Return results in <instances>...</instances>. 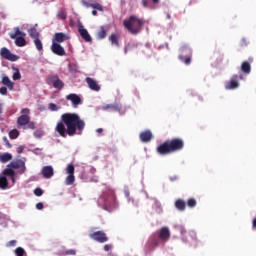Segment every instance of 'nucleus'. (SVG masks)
<instances>
[{
    "mask_svg": "<svg viewBox=\"0 0 256 256\" xmlns=\"http://www.w3.org/2000/svg\"><path fill=\"white\" fill-rule=\"evenodd\" d=\"M85 120L77 113H64L60 116L57 122L55 131L60 137H73L74 135H81L85 130Z\"/></svg>",
    "mask_w": 256,
    "mask_h": 256,
    "instance_id": "f257e3e1",
    "label": "nucleus"
},
{
    "mask_svg": "<svg viewBox=\"0 0 256 256\" xmlns=\"http://www.w3.org/2000/svg\"><path fill=\"white\" fill-rule=\"evenodd\" d=\"M185 149V141L182 138H172L160 144L156 151L159 155H171Z\"/></svg>",
    "mask_w": 256,
    "mask_h": 256,
    "instance_id": "f03ea898",
    "label": "nucleus"
},
{
    "mask_svg": "<svg viewBox=\"0 0 256 256\" xmlns=\"http://www.w3.org/2000/svg\"><path fill=\"white\" fill-rule=\"evenodd\" d=\"M123 25L125 30L131 35H139L145 25V20L137 17L136 15H131L128 19L123 21Z\"/></svg>",
    "mask_w": 256,
    "mask_h": 256,
    "instance_id": "7ed1b4c3",
    "label": "nucleus"
},
{
    "mask_svg": "<svg viewBox=\"0 0 256 256\" xmlns=\"http://www.w3.org/2000/svg\"><path fill=\"white\" fill-rule=\"evenodd\" d=\"M180 55L178 56L179 60L185 65H191V57L193 55V51L189 47V45L184 44L179 49Z\"/></svg>",
    "mask_w": 256,
    "mask_h": 256,
    "instance_id": "20e7f679",
    "label": "nucleus"
},
{
    "mask_svg": "<svg viewBox=\"0 0 256 256\" xmlns=\"http://www.w3.org/2000/svg\"><path fill=\"white\" fill-rule=\"evenodd\" d=\"M27 34L25 32H22L19 27L15 28V33L10 34L11 39H15V45L17 47H25L27 45V40H25Z\"/></svg>",
    "mask_w": 256,
    "mask_h": 256,
    "instance_id": "39448f33",
    "label": "nucleus"
},
{
    "mask_svg": "<svg viewBox=\"0 0 256 256\" xmlns=\"http://www.w3.org/2000/svg\"><path fill=\"white\" fill-rule=\"evenodd\" d=\"M46 81L48 85H53L54 89H58L59 91L65 87V83L59 78V75L57 74H50Z\"/></svg>",
    "mask_w": 256,
    "mask_h": 256,
    "instance_id": "423d86ee",
    "label": "nucleus"
},
{
    "mask_svg": "<svg viewBox=\"0 0 256 256\" xmlns=\"http://www.w3.org/2000/svg\"><path fill=\"white\" fill-rule=\"evenodd\" d=\"M6 169H18V173L20 175H23V173H25V171H27V167L25 166V161L18 159L16 161H12L7 165Z\"/></svg>",
    "mask_w": 256,
    "mask_h": 256,
    "instance_id": "0eeeda50",
    "label": "nucleus"
},
{
    "mask_svg": "<svg viewBox=\"0 0 256 256\" xmlns=\"http://www.w3.org/2000/svg\"><path fill=\"white\" fill-rule=\"evenodd\" d=\"M109 109L111 111H116L117 113H119L120 115H125L127 109L125 107H123V105L121 104H106L104 106H102V111H109Z\"/></svg>",
    "mask_w": 256,
    "mask_h": 256,
    "instance_id": "6e6552de",
    "label": "nucleus"
},
{
    "mask_svg": "<svg viewBox=\"0 0 256 256\" xmlns=\"http://www.w3.org/2000/svg\"><path fill=\"white\" fill-rule=\"evenodd\" d=\"M66 173L68 176L65 179V185H73L75 183V166L69 164L66 168Z\"/></svg>",
    "mask_w": 256,
    "mask_h": 256,
    "instance_id": "1a4fd4ad",
    "label": "nucleus"
},
{
    "mask_svg": "<svg viewBox=\"0 0 256 256\" xmlns=\"http://www.w3.org/2000/svg\"><path fill=\"white\" fill-rule=\"evenodd\" d=\"M183 241L188 243L190 247H197V233L195 231H191L189 233H186L183 237Z\"/></svg>",
    "mask_w": 256,
    "mask_h": 256,
    "instance_id": "9d476101",
    "label": "nucleus"
},
{
    "mask_svg": "<svg viewBox=\"0 0 256 256\" xmlns=\"http://www.w3.org/2000/svg\"><path fill=\"white\" fill-rule=\"evenodd\" d=\"M91 239L94 241H98V243H107L109 241V238L107 237V234L103 231H97L92 234H90Z\"/></svg>",
    "mask_w": 256,
    "mask_h": 256,
    "instance_id": "9b49d317",
    "label": "nucleus"
},
{
    "mask_svg": "<svg viewBox=\"0 0 256 256\" xmlns=\"http://www.w3.org/2000/svg\"><path fill=\"white\" fill-rule=\"evenodd\" d=\"M0 55L3 59H7L8 61H17L19 59V56L11 53V51L5 47L1 48Z\"/></svg>",
    "mask_w": 256,
    "mask_h": 256,
    "instance_id": "f8f14e48",
    "label": "nucleus"
},
{
    "mask_svg": "<svg viewBox=\"0 0 256 256\" xmlns=\"http://www.w3.org/2000/svg\"><path fill=\"white\" fill-rule=\"evenodd\" d=\"M78 33H80V37H82V39L85 40L86 43H91V41H93L91 35L89 34V31L85 29L83 24H78Z\"/></svg>",
    "mask_w": 256,
    "mask_h": 256,
    "instance_id": "ddd939ff",
    "label": "nucleus"
},
{
    "mask_svg": "<svg viewBox=\"0 0 256 256\" xmlns=\"http://www.w3.org/2000/svg\"><path fill=\"white\" fill-rule=\"evenodd\" d=\"M51 51L59 57H63L66 55L65 48H63L61 44L57 42H52Z\"/></svg>",
    "mask_w": 256,
    "mask_h": 256,
    "instance_id": "4468645a",
    "label": "nucleus"
},
{
    "mask_svg": "<svg viewBox=\"0 0 256 256\" xmlns=\"http://www.w3.org/2000/svg\"><path fill=\"white\" fill-rule=\"evenodd\" d=\"M85 82L87 83L89 89H91V91H101V86L99 85V83L97 82V80L91 78V77H86L85 78Z\"/></svg>",
    "mask_w": 256,
    "mask_h": 256,
    "instance_id": "2eb2a0df",
    "label": "nucleus"
},
{
    "mask_svg": "<svg viewBox=\"0 0 256 256\" xmlns=\"http://www.w3.org/2000/svg\"><path fill=\"white\" fill-rule=\"evenodd\" d=\"M69 36H67L65 33L63 32H58L54 35V38L52 40V43H63L65 41H68Z\"/></svg>",
    "mask_w": 256,
    "mask_h": 256,
    "instance_id": "dca6fc26",
    "label": "nucleus"
},
{
    "mask_svg": "<svg viewBox=\"0 0 256 256\" xmlns=\"http://www.w3.org/2000/svg\"><path fill=\"white\" fill-rule=\"evenodd\" d=\"M139 137L142 143H149L153 139V133H151V130H146L141 132Z\"/></svg>",
    "mask_w": 256,
    "mask_h": 256,
    "instance_id": "f3484780",
    "label": "nucleus"
},
{
    "mask_svg": "<svg viewBox=\"0 0 256 256\" xmlns=\"http://www.w3.org/2000/svg\"><path fill=\"white\" fill-rule=\"evenodd\" d=\"M170 237L171 232L169 231V228L162 227L159 232V239H161V241H169Z\"/></svg>",
    "mask_w": 256,
    "mask_h": 256,
    "instance_id": "a211bd4d",
    "label": "nucleus"
},
{
    "mask_svg": "<svg viewBox=\"0 0 256 256\" xmlns=\"http://www.w3.org/2000/svg\"><path fill=\"white\" fill-rule=\"evenodd\" d=\"M67 101H71L73 107H77L79 105H81V97H79V95L77 94H69L66 97Z\"/></svg>",
    "mask_w": 256,
    "mask_h": 256,
    "instance_id": "6ab92c4d",
    "label": "nucleus"
},
{
    "mask_svg": "<svg viewBox=\"0 0 256 256\" xmlns=\"http://www.w3.org/2000/svg\"><path fill=\"white\" fill-rule=\"evenodd\" d=\"M41 173H42L44 179H51V177L54 174L53 166H44L42 168V172Z\"/></svg>",
    "mask_w": 256,
    "mask_h": 256,
    "instance_id": "aec40b11",
    "label": "nucleus"
},
{
    "mask_svg": "<svg viewBox=\"0 0 256 256\" xmlns=\"http://www.w3.org/2000/svg\"><path fill=\"white\" fill-rule=\"evenodd\" d=\"M238 75H234L233 78L226 84V89H237L239 87Z\"/></svg>",
    "mask_w": 256,
    "mask_h": 256,
    "instance_id": "412c9836",
    "label": "nucleus"
},
{
    "mask_svg": "<svg viewBox=\"0 0 256 256\" xmlns=\"http://www.w3.org/2000/svg\"><path fill=\"white\" fill-rule=\"evenodd\" d=\"M28 34L31 37V39H39V37L41 36V34L39 33V31L37 30V24H35V26H32L29 28L28 30Z\"/></svg>",
    "mask_w": 256,
    "mask_h": 256,
    "instance_id": "4be33fe9",
    "label": "nucleus"
},
{
    "mask_svg": "<svg viewBox=\"0 0 256 256\" xmlns=\"http://www.w3.org/2000/svg\"><path fill=\"white\" fill-rule=\"evenodd\" d=\"M82 5H84V7H91L97 11H103V6L100 3H89L87 1H82Z\"/></svg>",
    "mask_w": 256,
    "mask_h": 256,
    "instance_id": "5701e85b",
    "label": "nucleus"
},
{
    "mask_svg": "<svg viewBox=\"0 0 256 256\" xmlns=\"http://www.w3.org/2000/svg\"><path fill=\"white\" fill-rule=\"evenodd\" d=\"M29 121H31V118L28 115H21L17 119V124L23 127L24 125H28Z\"/></svg>",
    "mask_w": 256,
    "mask_h": 256,
    "instance_id": "b1692460",
    "label": "nucleus"
},
{
    "mask_svg": "<svg viewBox=\"0 0 256 256\" xmlns=\"http://www.w3.org/2000/svg\"><path fill=\"white\" fill-rule=\"evenodd\" d=\"M2 175L5 177H10L12 183H15V170L9 168V169H4L2 172Z\"/></svg>",
    "mask_w": 256,
    "mask_h": 256,
    "instance_id": "393cba45",
    "label": "nucleus"
},
{
    "mask_svg": "<svg viewBox=\"0 0 256 256\" xmlns=\"http://www.w3.org/2000/svg\"><path fill=\"white\" fill-rule=\"evenodd\" d=\"M2 84H3V85H6V87H8V89H9L10 91H13V87H15V83H13V82L11 81V79H9V77H7V76H4V77L2 78Z\"/></svg>",
    "mask_w": 256,
    "mask_h": 256,
    "instance_id": "a878e982",
    "label": "nucleus"
},
{
    "mask_svg": "<svg viewBox=\"0 0 256 256\" xmlns=\"http://www.w3.org/2000/svg\"><path fill=\"white\" fill-rule=\"evenodd\" d=\"M175 207L178 211H185V209H187V203H185L183 199H178L175 201Z\"/></svg>",
    "mask_w": 256,
    "mask_h": 256,
    "instance_id": "bb28decb",
    "label": "nucleus"
},
{
    "mask_svg": "<svg viewBox=\"0 0 256 256\" xmlns=\"http://www.w3.org/2000/svg\"><path fill=\"white\" fill-rule=\"evenodd\" d=\"M241 71L246 75H249V73H251V63L248 61L243 62L241 65Z\"/></svg>",
    "mask_w": 256,
    "mask_h": 256,
    "instance_id": "cd10ccee",
    "label": "nucleus"
},
{
    "mask_svg": "<svg viewBox=\"0 0 256 256\" xmlns=\"http://www.w3.org/2000/svg\"><path fill=\"white\" fill-rule=\"evenodd\" d=\"M157 245H159V240H157V238L152 237L149 239L148 248L150 249V251H153V249H155V247H157Z\"/></svg>",
    "mask_w": 256,
    "mask_h": 256,
    "instance_id": "c85d7f7f",
    "label": "nucleus"
},
{
    "mask_svg": "<svg viewBox=\"0 0 256 256\" xmlns=\"http://www.w3.org/2000/svg\"><path fill=\"white\" fill-rule=\"evenodd\" d=\"M13 159V155L9 153L0 154V161L1 163H7Z\"/></svg>",
    "mask_w": 256,
    "mask_h": 256,
    "instance_id": "c756f323",
    "label": "nucleus"
},
{
    "mask_svg": "<svg viewBox=\"0 0 256 256\" xmlns=\"http://www.w3.org/2000/svg\"><path fill=\"white\" fill-rule=\"evenodd\" d=\"M9 187V181L7 180V177L0 176V189H7Z\"/></svg>",
    "mask_w": 256,
    "mask_h": 256,
    "instance_id": "7c9ffc66",
    "label": "nucleus"
},
{
    "mask_svg": "<svg viewBox=\"0 0 256 256\" xmlns=\"http://www.w3.org/2000/svg\"><path fill=\"white\" fill-rule=\"evenodd\" d=\"M151 3H153V5H157V3H159V0H142L141 4L142 7H150Z\"/></svg>",
    "mask_w": 256,
    "mask_h": 256,
    "instance_id": "2f4dec72",
    "label": "nucleus"
},
{
    "mask_svg": "<svg viewBox=\"0 0 256 256\" xmlns=\"http://www.w3.org/2000/svg\"><path fill=\"white\" fill-rule=\"evenodd\" d=\"M109 41L112 43V45H115L116 47H119V38L117 37V34H112L109 37Z\"/></svg>",
    "mask_w": 256,
    "mask_h": 256,
    "instance_id": "473e14b6",
    "label": "nucleus"
},
{
    "mask_svg": "<svg viewBox=\"0 0 256 256\" xmlns=\"http://www.w3.org/2000/svg\"><path fill=\"white\" fill-rule=\"evenodd\" d=\"M98 39H105L107 37V31L105 30V27H101L100 31L97 33Z\"/></svg>",
    "mask_w": 256,
    "mask_h": 256,
    "instance_id": "72a5a7b5",
    "label": "nucleus"
},
{
    "mask_svg": "<svg viewBox=\"0 0 256 256\" xmlns=\"http://www.w3.org/2000/svg\"><path fill=\"white\" fill-rule=\"evenodd\" d=\"M34 45L38 51H41L43 49V42H41V39L39 38L34 39Z\"/></svg>",
    "mask_w": 256,
    "mask_h": 256,
    "instance_id": "f704fd0d",
    "label": "nucleus"
},
{
    "mask_svg": "<svg viewBox=\"0 0 256 256\" xmlns=\"http://www.w3.org/2000/svg\"><path fill=\"white\" fill-rule=\"evenodd\" d=\"M187 206L193 209V207H197V200L195 198H189L187 201Z\"/></svg>",
    "mask_w": 256,
    "mask_h": 256,
    "instance_id": "c9c22d12",
    "label": "nucleus"
},
{
    "mask_svg": "<svg viewBox=\"0 0 256 256\" xmlns=\"http://www.w3.org/2000/svg\"><path fill=\"white\" fill-rule=\"evenodd\" d=\"M10 139H17L19 137V130L13 129L9 132Z\"/></svg>",
    "mask_w": 256,
    "mask_h": 256,
    "instance_id": "e433bc0d",
    "label": "nucleus"
},
{
    "mask_svg": "<svg viewBox=\"0 0 256 256\" xmlns=\"http://www.w3.org/2000/svg\"><path fill=\"white\" fill-rule=\"evenodd\" d=\"M12 78L14 81H19V79H21V72H19V69H16L12 75Z\"/></svg>",
    "mask_w": 256,
    "mask_h": 256,
    "instance_id": "4c0bfd02",
    "label": "nucleus"
},
{
    "mask_svg": "<svg viewBox=\"0 0 256 256\" xmlns=\"http://www.w3.org/2000/svg\"><path fill=\"white\" fill-rule=\"evenodd\" d=\"M15 254H16V256H23V255H25V249L18 247L15 249Z\"/></svg>",
    "mask_w": 256,
    "mask_h": 256,
    "instance_id": "58836bf2",
    "label": "nucleus"
},
{
    "mask_svg": "<svg viewBox=\"0 0 256 256\" xmlns=\"http://www.w3.org/2000/svg\"><path fill=\"white\" fill-rule=\"evenodd\" d=\"M58 17H59L60 19H67V12H65V10H60V11L58 12Z\"/></svg>",
    "mask_w": 256,
    "mask_h": 256,
    "instance_id": "ea45409f",
    "label": "nucleus"
},
{
    "mask_svg": "<svg viewBox=\"0 0 256 256\" xmlns=\"http://www.w3.org/2000/svg\"><path fill=\"white\" fill-rule=\"evenodd\" d=\"M3 141L6 145V147H8V149H11L13 147V145H11V142H9V139H7L6 136L3 137Z\"/></svg>",
    "mask_w": 256,
    "mask_h": 256,
    "instance_id": "a19ab883",
    "label": "nucleus"
},
{
    "mask_svg": "<svg viewBox=\"0 0 256 256\" xmlns=\"http://www.w3.org/2000/svg\"><path fill=\"white\" fill-rule=\"evenodd\" d=\"M34 195H36V197H41V195H43V190L41 188H36L34 190Z\"/></svg>",
    "mask_w": 256,
    "mask_h": 256,
    "instance_id": "79ce46f5",
    "label": "nucleus"
},
{
    "mask_svg": "<svg viewBox=\"0 0 256 256\" xmlns=\"http://www.w3.org/2000/svg\"><path fill=\"white\" fill-rule=\"evenodd\" d=\"M49 109H50V111H59V107L56 106L55 103H50L49 104Z\"/></svg>",
    "mask_w": 256,
    "mask_h": 256,
    "instance_id": "37998d69",
    "label": "nucleus"
},
{
    "mask_svg": "<svg viewBox=\"0 0 256 256\" xmlns=\"http://www.w3.org/2000/svg\"><path fill=\"white\" fill-rule=\"evenodd\" d=\"M0 95H7V87L2 86L0 88Z\"/></svg>",
    "mask_w": 256,
    "mask_h": 256,
    "instance_id": "c03bdc74",
    "label": "nucleus"
},
{
    "mask_svg": "<svg viewBox=\"0 0 256 256\" xmlns=\"http://www.w3.org/2000/svg\"><path fill=\"white\" fill-rule=\"evenodd\" d=\"M65 255H77V251L70 249L65 252Z\"/></svg>",
    "mask_w": 256,
    "mask_h": 256,
    "instance_id": "a18cd8bd",
    "label": "nucleus"
},
{
    "mask_svg": "<svg viewBox=\"0 0 256 256\" xmlns=\"http://www.w3.org/2000/svg\"><path fill=\"white\" fill-rule=\"evenodd\" d=\"M30 113H31V111L29 110V108H24L21 110L22 115H29Z\"/></svg>",
    "mask_w": 256,
    "mask_h": 256,
    "instance_id": "49530a36",
    "label": "nucleus"
},
{
    "mask_svg": "<svg viewBox=\"0 0 256 256\" xmlns=\"http://www.w3.org/2000/svg\"><path fill=\"white\" fill-rule=\"evenodd\" d=\"M24 150H25V146H19V147L17 148V153H18V154H21V153H23Z\"/></svg>",
    "mask_w": 256,
    "mask_h": 256,
    "instance_id": "de8ad7c7",
    "label": "nucleus"
},
{
    "mask_svg": "<svg viewBox=\"0 0 256 256\" xmlns=\"http://www.w3.org/2000/svg\"><path fill=\"white\" fill-rule=\"evenodd\" d=\"M36 209H38V211H41V209H43V203H37L36 204Z\"/></svg>",
    "mask_w": 256,
    "mask_h": 256,
    "instance_id": "09e8293b",
    "label": "nucleus"
},
{
    "mask_svg": "<svg viewBox=\"0 0 256 256\" xmlns=\"http://www.w3.org/2000/svg\"><path fill=\"white\" fill-rule=\"evenodd\" d=\"M28 127H29V129H35V123L29 122Z\"/></svg>",
    "mask_w": 256,
    "mask_h": 256,
    "instance_id": "8fccbe9b",
    "label": "nucleus"
},
{
    "mask_svg": "<svg viewBox=\"0 0 256 256\" xmlns=\"http://www.w3.org/2000/svg\"><path fill=\"white\" fill-rule=\"evenodd\" d=\"M252 227L256 229V217L252 220Z\"/></svg>",
    "mask_w": 256,
    "mask_h": 256,
    "instance_id": "3c124183",
    "label": "nucleus"
},
{
    "mask_svg": "<svg viewBox=\"0 0 256 256\" xmlns=\"http://www.w3.org/2000/svg\"><path fill=\"white\" fill-rule=\"evenodd\" d=\"M9 243H10V245H11L12 247H14V245H16L17 241L11 240Z\"/></svg>",
    "mask_w": 256,
    "mask_h": 256,
    "instance_id": "603ef678",
    "label": "nucleus"
},
{
    "mask_svg": "<svg viewBox=\"0 0 256 256\" xmlns=\"http://www.w3.org/2000/svg\"><path fill=\"white\" fill-rule=\"evenodd\" d=\"M110 197H111L112 201H115V199H116L115 193L111 192V196Z\"/></svg>",
    "mask_w": 256,
    "mask_h": 256,
    "instance_id": "864d4df0",
    "label": "nucleus"
},
{
    "mask_svg": "<svg viewBox=\"0 0 256 256\" xmlns=\"http://www.w3.org/2000/svg\"><path fill=\"white\" fill-rule=\"evenodd\" d=\"M96 133H103V128L96 129Z\"/></svg>",
    "mask_w": 256,
    "mask_h": 256,
    "instance_id": "5fc2aeb1",
    "label": "nucleus"
},
{
    "mask_svg": "<svg viewBox=\"0 0 256 256\" xmlns=\"http://www.w3.org/2000/svg\"><path fill=\"white\" fill-rule=\"evenodd\" d=\"M92 15L95 17V16H97V10H93L92 11Z\"/></svg>",
    "mask_w": 256,
    "mask_h": 256,
    "instance_id": "6e6d98bb",
    "label": "nucleus"
},
{
    "mask_svg": "<svg viewBox=\"0 0 256 256\" xmlns=\"http://www.w3.org/2000/svg\"><path fill=\"white\" fill-rule=\"evenodd\" d=\"M0 113H3V104L0 103Z\"/></svg>",
    "mask_w": 256,
    "mask_h": 256,
    "instance_id": "4d7b16f0",
    "label": "nucleus"
},
{
    "mask_svg": "<svg viewBox=\"0 0 256 256\" xmlns=\"http://www.w3.org/2000/svg\"><path fill=\"white\" fill-rule=\"evenodd\" d=\"M104 250L109 251V245H105Z\"/></svg>",
    "mask_w": 256,
    "mask_h": 256,
    "instance_id": "13d9d810",
    "label": "nucleus"
},
{
    "mask_svg": "<svg viewBox=\"0 0 256 256\" xmlns=\"http://www.w3.org/2000/svg\"><path fill=\"white\" fill-rule=\"evenodd\" d=\"M167 19H171V14L166 15Z\"/></svg>",
    "mask_w": 256,
    "mask_h": 256,
    "instance_id": "bf43d9fd",
    "label": "nucleus"
},
{
    "mask_svg": "<svg viewBox=\"0 0 256 256\" xmlns=\"http://www.w3.org/2000/svg\"><path fill=\"white\" fill-rule=\"evenodd\" d=\"M125 195H126V197H129V192H126Z\"/></svg>",
    "mask_w": 256,
    "mask_h": 256,
    "instance_id": "052dcab7",
    "label": "nucleus"
}]
</instances>
